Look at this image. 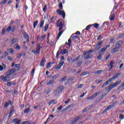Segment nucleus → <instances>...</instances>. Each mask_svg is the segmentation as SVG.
I'll use <instances>...</instances> for the list:
<instances>
[{"instance_id":"nucleus-1","label":"nucleus","mask_w":124,"mask_h":124,"mask_svg":"<svg viewBox=\"0 0 124 124\" xmlns=\"http://www.w3.org/2000/svg\"><path fill=\"white\" fill-rule=\"evenodd\" d=\"M56 24H57V27H59V31H60V32L58 35V39H59V38L61 37V35H62V33H63V31H62V27H63V25L62 24V21H61L60 19H59L57 21Z\"/></svg>"},{"instance_id":"nucleus-2","label":"nucleus","mask_w":124,"mask_h":124,"mask_svg":"<svg viewBox=\"0 0 124 124\" xmlns=\"http://www.w3.org/2000/svg\"><path fill=\"white\" fill-rule=\"evenodd\" d=\"M121 74H122V73H118L115 74L112 78H111L110 79H109L106 82H105L102 86V88H104V87H105V86H107V85H108V84H109V83L111 82V81H114V80H115L116 79V78H117V77H119V76H120V75H121Z\"/></svg>"},{"instance_id":"nucleus-3","label":"nucleus","mask_w":124,"mask_h":124,"mask_svg":"<svg viewBox=\"0 0 124 124\" xmlns=\"http://www.w3.org/2000/svg\"><path fill=\"white\" fill-rule=\"evenodd\" d=\"M59 7L60 8V10H57V13L59 15H62V18H65V13H64V11H62V3L60 2L59 3Z\"/></svg>"},{"instance_id":"nucleus-4","label":"nucleus","mask_w":124,"mask_h":124,"mask_svg":"<svg viewBox=\"0 0 124 124\" xmlns=\"http://www.w3.org/2000/svg\"><path fill=\"white\" fill-rule=\"evenodd\" d=\"M41 48H42V44L40 43L37 46L36 51L35 50H32L31 52L34 54H39V53H40V50H41Z\"/></svg>"},{"instance_id":"nucleus-5","label":"nucleus","mask_w":124,"mask_h":124,"mask_svg":"<svg viewBox=\"0 0 124 124\" xmlns=\"http://www.w3.org/2000/svg\"><path fill=\"white\" fill-rule=\"evenodd\" d=\"M0 79L3 82H9L10 80V77L7 74L4 76L1 75L0 77Z\"/></svg>"},{"instance_id":"nucleus-6","label":"nucleus","mask_w":124,"mask_h":124,"mask_svg":"<svg viewBox=\"0 0 124 124\" xmlns=\"http://www.w3.org/2000/svg\"><path fill=\"white\" fill-rule=\"evenodd\" d=\"M63 63H64V61H61L59 63V64H58L57 66H55V69H57V70L61 69V68L62 67V65H63Z\"/></svg>"},{"instance_id":"nucleus-7","label":"nucleus","mask_w":124,"mask_h":124,"mask_svg":"<svg viewBox=\"0 0 124 124\" xmlns=\"http://www.w3.org/2000/svg\"><path fill=\"white\" fill-rule=\"evenodd\" d=\"M102 43H103V42H101V41L98 42L96 45V46L95 47V50H96V51L99 50V49L101 48V45H102Z\"/></svg>"},{"instance_id":"nucleus-8","label":"nucleus","mask_w":124,"mask_h":124,"mask_svg":"<svg viewBox=\"0 0 124 124\" xmlns=\"http://www.w3.org/2000/svg\"><path fill=\"white\" fill-rule=\"evenodd\" d=\"M115 87L116 86L115 83L111 84L108 87L106 91H108V93H109V92H110L112 89H114V88H115Z\"/></svg>"},{"instance_id":"nucleus-9","label":"nucleus","mask_w":124,"mask_h":124,"mask_svg":"<svg viewBox=\"0 0 124 124\" xmlns=\"http://www.w3.org/2000/svg\"><path fill=\"white\" fill-rule=\"evenodd\" d=\"M16 69L13 68L12 69H9V71L6 74L10 77L11 75H12V74H13L14 72H16Z\"/></svg>"},{"instance_id":"nucleus-10","label":"nucleus","mask_w":124,"mask_h":124,"mask_svg":"<svg viewBox=\"0 0 124 124\" xmlns=\"http://www.w3.org/2000/svg\"><path fill=\"white\" fill-rule=\"evenodd\" d=\"M23 37L26 39L27 42H29L30 41L29 34L27 33L26 32H23Z\"/></svg>"},{"instance_id":"nucleus-11","label":"nucleus","mask_w":124,"mask_h":124,"mask_svg":"<svg viewBox=\"0 0 124 124\" xmlns=\"http://www.w3.org/2000/svg\"><path fill=\"white\" fill-rule=\"evenodd\" d=\"M117 103V102H113V103L112 105H111L108 106V107L104 110V112H106L107 111H108V110L111 109V108H112V107H114V106H115V104H116V103Z\"/></svg>"},{"instance_id":"nucleus-12","label":"nucleus","mask_w":124,"mask_h":124,"mask_svg":"<svg viewBox=\"0 0 124 124\" xmlns=\"http://www.w3.org/2000/svg\"><path fill=\"white\" fill-rule=\"evenodd\" d=\"M120 49V46L115 45V47L111 51V53H116V52H118Z\"/></svg>"},{"instance_id":"nucleus-13","label":"nucleus","mask_w":124,"mask_h":124,"mask_svg":"<svg viewBox=\"0 0 124 124\" xmlns=\"http://www.w3.org/2000/svg\"><path fill=\"white\" fill-rule=\"evenodd\" d=\"M62 91H63V86H60L56 89L57 93H61Z\"/></svg>"},{"instance_id":"nucleus-14","label":"nucleus","mask_w":124,"mask_h":124,"mask_svg":"<svg viewBox=\"0 0 124 124\" xmlns=\"http://www.w3.org/2000/svg\"><path fill=\"white\" fill-rule=\"evenodd\" d=\"M7 31V32H9L10 31H14V27H12V26L8 27Z\"/></svg>"},{"instance_id":"nucleus-15","label":"nucleus","mask_w":124,"mask_h":124,"mask_svg":"<svg viewBox=\"0 0 124 124\" xmlns=\"http://www.w3.org/2000/svg\"><path fill=\"white\" fill-rule=\"evenodd\" d=\"M80 118H81V116H78L77 117H76L75 119H73L72 121V124H75L76 122L80 120Z\"/></svg>"},{"instance_id":"nucleus-16","label":"nucleus","mask_w":124,"mask_h":124,"mask_svg":"<svg viewBox=\"0 0 124 124\" xmlns=\"http://www.w3.org/2000/svg\"><path fill=\"white\" fill-rule=\"evenodd\" d=\"M114 63H115V62H114L113 61H111L110 62V68L109 69H107V71H110V70H111V69L113 68V64H114Z\"/></svg>"},{"instance_id":"nucleus-17","label":"nucleus","mask_w":124,"mask_h":124,"mask_svg":"<svg viewBox=\"0 0 124 124\" xmlns=\"http://www.w3.org/2000/svg\"><path fill=\"white\" fill-rule=\"evenodd\" d=\"M45 62H46V60L45 59H42L40 64V66H44Z\"/></svg>"},{"instance_id":"nucleus-18","label":"nucleus","mask_w":124,"mask_h":124,"mask_svg":"<svg viewBox=\"0 0 124 124\" xmlns=\"http://www.w3.org/2000/svg\"><path fill=\"white\" fill-rule=\"evenodd\" d=\"M5 64H4L3 63H2V65H0V71H2L3 69H5Z\"/></svg>"},{"instance_id":"nucleus-19","label":"nucleus","mask_w":124,"mask_h":124,"mask_svg":"<svg viewBox=\"0 0 124 124\" xmlns=\"http://www.w3.org/2000/svg\"><path fill=\"white\" fill-rule=\"evenodd\" d=\"M123 44V42L122 41H118L116 44V46H118V47H120V46H122Z\"/></svg>"},{"instance_id":"nucleus-20","label":"nucleus","mask_w":124,"mask_h":124,"mask_svg":"<svg viewBox=\"0 0 124 124\" xmlns=\"http://www.w3.org/2000/svg\"><path fill=\"white\" fill-rule=\"evenodd\" d=\"M55 83L54 80H50L46 83L47 86H49V85H53Z\"/></svg>"},{"instance_id":"nucleus-21","label":"nucleus","mask_w":124,"mask_h":124,"mask_svg":"<svg viewBox=\"0 0 124 124\" xmlns=\"http://www.w3.org/2000/svg\"><path fill=\"white\" fill-rule=\"evenodd\" d=\"M48 104L49 105H51V104H57V101L55 100H52L49 102Z\"/></svg>"},{"instance_id":"nucleus-22","label":"nucleus","mask_w":124,"mask_h":124,"mask_svg":"<svg viewBox=\"0 0 124 124\" xmlns=\"http://www.w3.org/2000/svg\"><path fill=\"white\" fill-rule=\"evenodd\" d=\"M63 51V50H62V49H61V48H60V49L59 50V51L57 52V57H58V56H59V54H60V55H62Z\"/></svg>"},{"instance_id":"nucleus-23","label":"nucleus","mask_w":124,"mask_h":124,"mask_svg":"<svg viewBox=\"0 0 124 124\" xmlns=\"http://www.w3.org/2000/svg\"><path fill=\"white\" fill-rule=\"evenodd\" d=\"M99 93H100V91H99V92L94 93L92 95V97H93V98H94V97H96V96H97V95H98V94H99Z\"/></svg>"},{"instance_id":"nucleus-24","label":"nucleus","mask_w":124,"mask_h":124,"mask_svg":"<svg viewBox=\"0 0 124 124\" xmlns=\"http://www.w3.org/2000/svg\"><path fill=\"white\" fill-rule=\"evenodd\" d=\"M71 38L72 39H77L78 38V36H77V35H76L75 34H73L71 35Z\"/></svg>"},{"instance_id":"nucleus-25","label":"nucleus","mask_w":124,"mask_h":124,"mask_svg":"<svg viewBox=\"0 0 124 124\" xmlns=\"http://www.w3.org/2000/svg\"><path fill=\"white\" fill-rule=\"evenodd\" d=\"M111 13H112V15H111V16H110V20L111 21H113V20H114V19H115V17H114L115 14L114 13H113V12H112Z\"/></svg>"},{"instance_id":"nucleus-26","label":"nucleus","mask_w":124,"mask_h":124,"mask_svg":"<svg viewBox=\"0 0 124 124\" xmlns=\"http://www.w3.org/2000/svg\"><path fill=\"white\" fill-rule=\"evenodd\" d=\"M7 51L11 54H13L14 53V51L13 50V48H10L7 49Z\"/></svg>"},{"instance_id":"nucleus-27","label":"nucleus","mask_w":124,"mask_h":124,"mask_svg":"<svg viewBox=\"0 0 124 124\" xmlns=\"http://www.w3.org/2000/svg\"><path fill=\"white\" fill-rule=\"evenodd\" d=\"M17 41H18V39L17 38H13L12 40L11 44H14V43H16Z\"/></svg>"},{"instance_id":"nucleus-28","label":"nucleus","mask_w":124,"mask_h":124,"mask_svg":"<svg viewBox=\"0 0 124 124\" xmlns=\"http://www.w3.org/2000/svg\"><path fill=\"white\" fill-rule=\"evenodd\" d=\"M106 51V48L104 47L99 51V53H104Z\"/></svg>"},{"instance_id":"nucleus-29","label":"nucleus","mask_w":124,"mask_h":124,"mask_svg":"<svg viewBox=\"0 0 124 124\" xmlns=\"http://www.w3.org/2000/svg\"><path fill=\"white\" fill-rule=\"evenodd\" d=\"M92 26H93L95 29H98V27H99V24L97 23H94Z\"/></svg>"},{"instance_id":"nucleus-30","label":"nucleus","mask_w":124,"mask_h":124,"mask_svg":"<svg viewBox=\"0 0 124 124\" xmlns=\"http://www.w3.org/2000/svg\"><path fill=\"white\" fill-rule=\"evenodd\" d=\"M37 24H38V20H36L34 22V23H33V28H34V29H35V27H36V26H37Z\"/></svg>"},{"instance_id":"nucleus-31","label":"nucleus","mask_w":124,"mask_h":124,"mask_svg":"<svg viewBox=\"0 0 124 124\" xmlns=\"http://www.w3.org/2000/svg\"><path fill=\"white\" fill-rule=\"evenodd\" d=\"M67 52H68V50H67V49H64L63 50V52L62 53V55H65V54H66Z\"/></svg>"},{"instance_id":"nucleus-32","label":"nucleus","mask_w":124,"mask_h":124,"mask_svg":"<svg viewBox=\"0 0 124 124\" xmlns=\"http://www.w3.org/2000/svg\"><path fill=\"white\" fill-rule=\"evenodd\" d=\"M88 74H90V72H84L82 74V76H85V75H88Z\"/></svg>"},{"instance_id":"nucleus-33","label":"nucleus","mask_w":124,"mask_h":124,"mask_svg":"<svg viewBox=\"0 0 124 124\" xmlns=\"http://www.w3.org/2000/svg\"><path fill=\"white\" fill-rule=\"evenodd\" d=\"M44 25V20H42L40 24V28H42Z\"/></svg>"},{"instance_id":"nucleus-34","label":"nucleus","mask_w":124,"mask_h":124,"mask_svg":"<svg viewBox=\"0 0 124 124\" xmlns=\"http://www.w3.org/2000/svg\"><path fill=\"white\" fill-rule=\"evenodd\" d=\"M91 54H88L86 56V57L84 58V60H89V59H91Z\"/></svg>"},{"instance_id":"nucleus-35","label":"nucleus","mask_w":124,"mask_h":124,"mask_svg":"<svg viewBox=\"0 0 124 124\" xmlns=\"http://www.w3.org/2000/svg\"><path fill=\"white\" fill-rule=\"evenodd\" d=\"M44 12H46L47 11V5H45L44 7L43 8Z\"/></svg>"},{"instance_id":"nucleus-36","label":"nucleus","mask_w":124,"mask_h":124,"mask_svg":"<svg viewBox=\"0 0 124 124\" xmlns=\"http://www.w3.org/2000/svg\"><path fill=\"white\" fill-rule=\"evenodd\" d=\"M14 114V110L12 109L9 112V116L11 117V116H12V115H13Z\"/></svg>"},{"instance_id":"nucleus-37","label":"nucleus","mask_w":124,"mask_h":124,"mask_svg":"<svg viewBox=\"0 0 124 124\" xmlns=\"http://www.w3.org/2000/svg\"><path fill=\"white\" fill-rule=\"evenodd\" d=\"M102 70H98V71H96L95 72V74H99L100 73H102Z\"/></svg>"},{"instance_id":"nucleus-38","label":"nucleus","mask_w":124,"mask_h":124,"mask_svg":"<svg viewBox=\"0 0 124 124\" xmlns=\"http://www.w3.org/2000/svg\"><path fill=\"white\" fill-rule=\"evenodd\" d=\"M31 111V109L30 108H27L24 110L25 114H26L27 113H28Z\"/></svg>"},{"instance_id":"nucleus-39","label":"nucleus","mask_w":124,"mask_h":124,"mask_svg":"<svg viewBox=\"0 0 124 124\" xmlns=\"http://www.w3.org/2000/svg\"><path fill=\"white\" fill-rule=\"evenodd\" d=\"M7 2V0H3L0 2V4H5Z\"/></svg>"},{"instance_id":"nucleus-40","label":"nucleus","mask_w":124,"mask_h":124,"mask_svg":"<svg viewBox=\"0 0 124 124\" xmlns=\"http://www.w3.org/2000/svg\"><path fill=\"white\" fill-rule=\"evenodd\" d=\"M5 28H3L2 30L1 34H2V35H4L5 33Z\"/></svg>"},{"instance_id":"nucleus-41","label":"nucleus","mask_w":124,"mask_h":124,"mask_svg":"<svg viewBox=\"0 0 124 124\" xmlns=\"http://www.w3.org/2000/svg\"><path fill=\"white\" fill-rule=\"evenodd\" d=\"M121 82H122V80L118 81L114 83V84L116 85V87H117V86H118V85H120V84H121Z\"/></svg>"},{"instance_id":"nucleus-42","label":"nucleus","mask_w":124,"mask_h":124,"mask_svg":"<svg viewBox=\"0 0 124 124\" xmlns=\"http://www.w3.org/2000/svg\"><path fill=\"white\" fill-rule=\"evenodd\" d=\"M46 36V34H43L41 36V40L42 41L44 38H45V37Z\"/></svg>"},{"instance_id":"nucleus-43","label":"nucleus","mask_w":124,"mask_h":124,"mask_svg":"<svg viewBox=\"0 0 124 124\" xmlns=\"http://www.w3.org/2000/svg\"><path fill=\"white\" fill-rule=\"evenodd\" d=\"M92 26H93V25H89L87 26L85 28V30L89 31V29H90V28H91V27H92Z\"/></svg>"},{"instance_id":"nucleus-44","label":"nucleus","mask_w":124,"mask_h":124,"mask_svg":"<svg viewBox=\"0 0 124 124\" xmlns=\"http://www.w3.org/2000/svg\"><path fill=\"white\" fill-rule=\"evenodd\" d=\"M7 59L9 61V62H12V61H13V59L11 56H8L7 57Z\"/></svg>"},{"instance_id":"nucleus-45","label":"nucleus","mask_w":124,"mask_h":124,"mask_svg":"<svg viewBox=\"0 0 124 124\" xmlns=\"http://www.w3.org/2000/svg\"><path fill=\"white\" fill-rule=\"evenodd\" d=\"M72 60V57L70 56H68L67 58V61L70 62H71Z\"/></svg>"},{"instance_id":"nucleus-46","label":"nucleus","mask_w":124,"mask_h":124,"mask_svg":"<svg viewBox=\"0 0 124 124\" xmlns=\"http://www.w3.org/2000/svg\"><path fill=\"white\" fill-rule=\"evenodd\" d=\"M49 27V25L48 24H46L45 27V31H46L47 30H48V28Z\"/></svg>"},{"instance_id":"nucleus-47","label":"nucleus","mask_w":124,"mask_h":124,"mask_svg":"<svg viewBox=\"0 0 124 124\" xmlns=\"http://www.w3.org/2000/svg\"><path fill=\"white\" fill-rule=\"evenodd\" d=\"M15 66L16 68H20V66H21V65L20 64H16L15 65Z\"/></svg>"},{"instance_id":"nucleus-48","label":"nucleus","mask_w":124,"mask_h":124,"mask_svg":"<svg viewBox=\"0 0 124 124\" xmlns=\"http://www.w3.org/2000/svg\"><path fill=\"white\" fill-rule=\"evenodd\" d=\"M58 77V75H55L52 77L53 80H56Z\"/></svg>"},{"instance_id":"nucleus-49","label":"nucleus","mask_w":124,"mask_h":124,"mask_svg":"<svg viewBox=\"0 0 124 124\" xmlns=\"http://www.w3.org/2000/svg\"><path fill=\"white\" fill-rule=\"evenodd\" d=\"M119 118H120V119H121V120H124V115L123 114H120L119 115Z\"/></svg>"},{"instance_id":"nucleus-50","label":"nucleus","mask_w":124,"mask_h":124,"mask_svg":"<svg viewBox=\"0 0 124 124\" xmlns=\"http://www.w3.org/2000/svg\"><path fill=\"white\" fill-rule=\"evenodd\" d=\"M8 105H9L8 103L7 102H6L5 103V105L4 106V107L5 108H6L8 107Z\"/></svg>"},{"instance_id":"nucleus-51","label":"nucleus","mask_w":124,"mask_h":124,"mask_svg":"<svg viewBox=\"0 0 124 124\" xmlns=\"http://www.w3.org/2000/svg\"><path fill=\"white\" fill-rule=\"evenodd\" d=\"M22 124H30V121L23 122Z\"/></svg>"},{"instance_id":"nucleus-52","label":"nucleus","mask_w":124,"mask_h":124,"mask_svg":"<svg viewBox=\"0 0 124 124\" xmlns=\"http://www.w3.org/2000/svg\"><path fill=\"white\" fill-rule=\"evenodd\" d=\"M68 45H69V46H70V44H71V39H69L68 40Z\"/></svg>"},{"instance_id":"nucleus-53","label":"nucleus","mask_w":124,"mask_h":124,"mask_svg":"<svg viewBox=\"0 0 124 124\" xmlns=\"http://www.w3.org/2000/svg\"><path fill=\"white\" fill-rule=\"evenodd\" d=\"M123 88H124V86H123V84H122L120 86H119L118 88V90H122V89H123Z\"/></svg>"},{"instance_id":"nucleus-54","label":"nucleus","mask_w":124,"mask_h":124,"mask_svg":"<svg viewBox=\"0 0 124 124\" xmlns=\"http://www.w3.org/2000/svg\"><path fill=\"white\" fill-rule=\"evenodd\" d=\"M25 107V105L22 104L20 106V110H23L24 109V108Z\"/></svg>"},{"instance_id":"nucleus-55","label":"nucleus","mask_w":124,"mask_h":124,"mask_svg":"<svg viewBox=\"0 0 124 124\" xmlns=\"http://www.w3.org/2000/svg\"><path fill=\"white\" fill-rule=\"evenodd\" d=\"M102 59V56H101V54L99 55V56L97 57V59L98 60H101Z\"/></svg>"},{"instance_id":"nucleus-56","label":"nucleus","mask_w":124,"mask_h":124,"mask_svg":"<svg viewBox=\"0 0 124 124\" xmlns=\"http://www.w3.org/2000/svg\"><path fill=\"white\" fill-rule=\"evenodd\" d=\"M103 38L102 37V36L100 35L99 37L97 38L98 40H101Z\"/></svg>"},{"instance_id":"nucleus-57","label":"nucleus","mask_w":124,"mask_h":124,"mask_svg":"<svg viewBox=\"0 0 124 124\" xmlns=\"http://www.w3.org/2000/svg\"><path fill=\"white\" fill-rule=\"evenodd\" d=\"M87 100H91V99H93V96H90L89 97L87 98Z\"/></svg>"},{"instance_id":"nucleus-58","label":"nucleus","mask_w":124,"mask_h":124,"mask_svg":"<svg viewBox=\"0 0 124 124\" xmlns=\"http://www.w3.org/2000/svg\"><path fill=\"white\" fill-rule=\"evenodd\" d=\"M83 86H84V84H80L78 85V88L79 89H81V88L83 87Z\"/></svg>"},{"instance_id":"nucleus-59","label":"nucleus","mask_w":124,"mask_h":124,"mask_svg":"<svg viewBox=\"0 0 124 124\" xmlns=\"http://www.w3.org/2000/svg\"><path fill=\"white\" fill-rule=\"evenodd\" d=\"M63 60H64V56H62L60 58L61 62H63Z\"/></svg>"},{"instance_id":"nucleus-60","label":"nucleus","mask_w":124,"mask_h":124,"mask_svg":"<svg viewBox=\"0 0 124 124\" xmlns=\"http://www.w3.org/2000/svg\"><path fill=\"white\" fill-rule=\"evenodd\" d=\"M20 123H21V121L17 119V121L16 122V124H20Z\"/></svg>"},{"instance_id":"nucleus-61","label":"nucleus","mask_w":124,"mask_h":124,"mask_svg":"<svg viewBox=\"0 0 124 124\" xmlns=\"http://www.w3.org/2000/svg\"><path fill=\"white\" fill-rule=\"evenodd\" d=\"M14 93L15 94H18V91H17V90H14Z\"/></svg>"},{"instance_id":"nucleus-62","label":"nucleus","mask_w":124,"mask_h":124,"mask_svg":"<svg viewBox=\"0 0 124 124\" xmlns=\"http://www.w3.org/2000/svg\"><path fill=\"white\" fill-rule=\"evenodd\" d=\"M17 120L18 119L17 118L14 119L13 120V123H16L17 122Z\"/></svg>"},{"instance_id":"nucleus-63","label":"nucleus","mask_w":124,"mask_h":124,"mask_svg":"<svg viewBox=\"0 0 124 124\" xmlns=\"http://www.w3.org/2000/svg\"><path fill=\"white\" fill-rule=\"evenodd\" d=\"M62 106H60L58 108L57 110H62Z\"/></svg>"},{"instance_id":"nucleus-64","label":"nucleus","mask_w":124,"mask_h":124,"mask_svg":"<svg viewBox=\"0 0 124 124\" xmlns=\"http://www.w3.org/2000/svg\"><path fill=\"white\" fill-rule=\"evenodd\" d=\"M18 6H19V2H17L16 3V8H18Z\"/></svg>"}]
</instances>
